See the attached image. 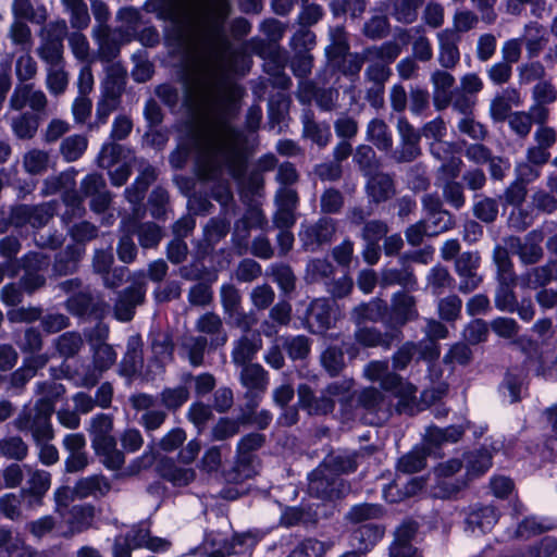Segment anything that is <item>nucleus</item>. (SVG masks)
Instances as JSON below:
<instances>
[{
	"mask_svg": "<svg viewBox=\"0 0 557 557\" xmlns=\"http://www.w3.org/2000/svg\"><path fill=\"white\" fill-rule=\"evenodd\" d=\"M53 206L51 203H41L38 206L20 205L12 209L11 222L15 226H24L26 224L33 227H41L46 225L53 216Z\"/></svg>",
	"mask_w": 557,
	"mask_h": 557,
	"instance_id": "0eeeda50",
	"label": "nucleus"
},
{
	"mask_svg": "<svg viewBox=\"0 0 557 557\" xmlns=\"http://www.w3.org/2000/svg\"><path fill=\"white\" fill-rule=\"evenodd\" d=\"M95 508L91 505L73 506L65 518L67 530L61 532L64 537H71L76 533L87 530L94 521Z\"/></svg>",
	"mask_w": 557,
	"mask_h": 557,
	"instance_id": "f3484780",
	"label": "nucleus"
},
{
	"mask_svg": "<svg viewBox=\"0 0 557 557\" xmlns=\"http://www.w3.org/2000/svg\"><path fill=\"white\" fill-rule=\"evenodd\" d=\"M128 156H132L129 149L115 143H109L102 146L98 154V165L111 170L114 165L126 161Z\"/></svg>",
	"mask_w": 557,
	"mask_h": 557,
	"instance_id": "bb28decb",
	"label": "nucleus"
},
{
	"mask_svg": "<svg viewBox=\"0 0 557 557\" xmlns=\"http://www.w3.org/2000/svg\"><path fill=\"white\" fill-rule=\"evenodd\" d=\"M334 320L333 306L327 299L319 298L311 302L307 313V321L315 332L327 330Z\"/></svg>",
	"mask_w": 557,
	"mask_h": 557,
	"instance_id": "a211bd4d",
	"label": "nucleus"
},
{
	"mask_svg": "<svg viewBox=\"0 0 557 557\" xmlns=\"http://www.w3.org/2000/svg\"><path fill=\"white\" fill-rule=\"evenodd\" d=\"M151 350L154 358L164 363L173 358L174 344L168 332H156L152 335Z\"/></svg>",
	"mask_w": 557,
	"mask_h": 557,
	"instance_id": "09e8293b",
	"label": "nucleus"
},
{
	"mask_svg": "<svg viewBox=\"0 0 557 557\" xmlns=\"http://www.w3.org/2000/svg\"><path fill=\"white\" fill-rule=\"evenodd\" d=\"M88 138L85 135H71L60 145V153L67 161L78 160L87 150Z\"/></svg>",
	"mask_w": 557,
	"mask_h": 557,
	"instance_id": "ea45409f",
	"label": "nucleus"
},
{
	"mask_svg": "<svg viewBox=\"0 0 557 557\" xmlns=\"http://www.w3.org/2000/svg\"><path fill=\"white\" fill-rule=\"evenodd\" d=\"M49 153L41 149H32L24 154V168L30 174H40L48 169Z\"/></svg>",
	"mask_w": 557,
	"mask_h": 557,
	"instance_id": "e2e57ef3",
	"label": "nucleus"
},
{
	"mask_svg": "<svg viewBox=\"0 0 557 557\" xmlns=\"http://www.w3.org/2000/svg\"><path fill=\"white\" fill-rule=\"evenodd\" d=\"M393 17L404 24H411L418 18V11L423 5L424 0H392Z\"/></svg>",
	"mask_w": 557,
	"mask_h": 557,
	"instance_id": "58836bf2",
	"label": "nucleus"
},
{
	"mask_svg": "<svg viewBox=\"0 0 557 557\" xmlns=\"http://www.w3.org/2000/svg\"><path fill=\"white\" fill-rule=\"evenodd\" d=\"M430 454L429 447L414 448L399 459L397 468L405 473L418 472L425 467L426 456Z\"/></svg>",
	"mask_w": 557,
	"mask_h": 557,
	"instance_id": "c03bdc74",
	"label": "nucleus"
},
{
	"mask_svg": "<svg viewBox=\"0 0 557 557\" xmlns=\"http://www.w3.org/2000/svg\"><path fill=\"white\" fill-rule=\"evenodd\" d=\"M393 313L400 324L416 319L418 312L416 310V300L408 294H397L393 299Z\"/></svg>",
	"mask_w": 557,
	"mask_h": 557,
	"instance_id": "a19ab883",
	"label": "nucleus"
},
{
	"mask_svg": "<svg viewBox=\"0 0 557 557\" xmlns=\"http://www.w3.org/2000/svg\"><path fill=\"white\" fill-rule=\"evenodd\" d=\"M522 280L527 286L532 288L544 286L557 280V261H548L544 265L531 269Z\"/></svg>",
	"mask_w": 557,
	"mask_h": 557,
	"instance_id": "2f4dec72",
	"label": "nucleus"
},
{
	"mask_svg": "<svg viewBox=\"0 0 557 557\" xmlns=\"http://www.w3.org/2000/svg\"><path fill=\"white\" fill-rule=\"evenodd\" d=\"M298 404L309 414H326L334 409V401L326 395L317 397L307 384L298 386Z\"/></svg>",
	"mask_w": 557,
	"mask_h": 557,
	"instance_id": "6ab92c4d",
	"label": "nucleus"
},
{
	"mask_svg": "<svg viewBox=\"0 0 557 557\" xmlns=\"http://www.w3.org/2000/svg\"><path fill=\"white\" fill-rule=\"evenodd\" d=\"M58 352L64 358L74 357L84 346V339L76 332H66L54 342Z\"/></svg>",
	"mask_w": 557,
	"mask_h": 557,
	"instance_id": "5fc2aeb1",
	"label": "nucleus"
},
{
	"mask_svg": "<svg viewBox=\"0 0 557 557\" xmlns=\"http://www.w3.org/2000/svg\"><path fill=\"white\" fill-rule=\"evenodd\" d=\"M66 32L67 25L65 21H58L49 26L48 33H53L54 37H45L37 49L39 58L48 66L64 63L62 40Z\"/></svg>",
	"mask_w": 557,
	"mask_h": 557,
	"instance_id": "39448f33",
	"label": "nucleus"
},
{
	"mask_svg": "<svg viewBox=\"0 0 557 557\" xmlns=\"http://www.w3.org/2000/svg\"><path fill=\"white\" fill-rule=\"evenodd\" d=\"M146 289L144 285L132 286L120 293L114 306V314L120 321H131L134 309L144 302Z\"/></svg>",
	"mask_w": 557,
	"mask_h": 557,
	"instance_id": "ddd939ff",
	"label": "nucleus"
},
{
	"mask_svg": "<svg viewBox=\"0 0 557 557\" xmlns=\"http://www.w3.org/2000/svg\"><path fill=\"white\" fill-rule=\"evenodd\" d=\"M52 414L50 405L35 403L32 408L24 407L22 409L14 419L13 425L20 432L29 433L34 443L52 441L54 438Z\"/></svg>",
	"mask_w": 557,
	"mask_h": 557,
	"instance_id": "7ed1b4c3",
	"label": "nucleus"
},
{
	"mask_svg": "<svg viewBox=\"0 0 557 557\" xmlns=\"http://www.w3.org/2000/svg\"><path fill=\"white\" fill-rule=\"evenodd\" d=\"M223 448L221 446H211L202 455L198 468L201 472L209 475H222L223 468Z\"/></svg>",
	"mask_w": 557,
	"mask_h": 557,
	"instance_id": "49530a36",
	"label": "nucleus"
},
{
	"mask_svg": "<svg viewBox=\"0 0 557 557\" xmlns=\"http://www.w3.org/2000/svg\"><path fill=\"white\" fill-rule=\"evenodd\" d=\"M401 52L399 44L387 41L379 47H370L364 50L367 61H382L385 64L392 63Z\"/></svg>",
	"mask_w": 557,
	"mask_h": 557,
	"instance_id": "de8ad7c7",
	"label": "nucleus"
},
{
	"mask_svg": "<svg viewBox=\"0 0 557 557\" xmlns=\"http://www.w3.org/2000/svg\"><path fill=\"white\" fill-rule=\"evenodd\" d=\"M12 13L15 20H27L32 23L42 24L47 21L48 14L44 5L34 8L30 0H13Z\"/></svg>",
	"mask_w": 557,
	"mask_h": 557,
	"instance_id": "72a5a7b5",
	"label": "nucleus"
},
{
	"mask_svg": "<svg viewBox=\"0 0 557 557\" xmlns=\"http://www.w3.org/2000/svg\"><path fill=\"white\" fill-rule=\"evenodd\" d=\"M23 267L26 270L25 275L21 278V285L24 290L32 294L36 289L42 287L45 285V277L32 270H40L44 267H47L48 261L47 258L40 253H28L23 259Z\"/></svg>",
	"mask_w": 557,
	"mask_h": 557,
	"instance_id": "2eb2a0df",
	"label": "nucleus"
},
{
	"mask_svg": "<svg viewBox=\"0 0 557 557\" xmlns=\"http://www.w3.org/2000/svg\"><path fill=\"white\" fill-rule=\"evenodd\" d=\"M480 257L475 253L463 252L456 260V271L460 276L459 290L467 294L475 289L482 278L478 274Z\"/></svg>",
	"mask_w": 557,
	"mask_h": 557,
	"instance_id": "9b49d317",
	"label": "nucleus"
},
{
	"mask_svg": "<svg viewBox=\"0 0 557 557\" xmlns=\"http://www.w3.org/2000/svg\"><path fill=\"white\" fill-rule=\"evenodd\" d=\"M465 429L461 425H450L445 429L429 426L424 435V447H438L447 443H457L463 436Z\"/></svg>",
	"mask_w": 557,
	"mask_h": 557,
	"instance_id": "4be33fe9",
	"label": "nucleus"
},
{
	"mask_svg": "<svg viewBox=\"0 0 557 557\" xmlns=\"http://www.w3.org/2000/svg\"><path fill=\"white\" fill-rule=\"evenodd\" d=\"M261 338L259 336H242L234 343L232 350V360L236 366L245 367L249 364L257 352L261 349Z\"/></svg>",
	"mask_w": 557,
	"mask_h": 557,
	"instance_id": "5701e85b",
	"label": "nucleus"
},
{
	"mask_svg": "<svg viewBox=\"0 0 557 557\" xmlns=\"http://www.w3.org/2000/svg\"><path fill=\"white\" fill-rule=\"evenodd\" d=\"M468 486L467 480L438 479L432 488V495L436 498H450Z\"/></svg>",
	"mask_w": 557,
	"mask_h": 557,
	"instance_id": "774afa93",
	"label": "nucleus"
},
{
	"mask_svg": "<svg viewBox=\"0 0 557 557\" xmlns=\"http://www.w3.org/2000/svg\"><path fill=\"white\" fill-rule=\"evenodd\" d=\"M543 239V232L539 230H534L525 235L524 248L519 257L523 264H534L543 258L544 252L541 246Z\"/></svg>",
	"mask_w": 557,
	"mask_h": 557,
	"instance_id": "7c9ffc66",
	"label": "nucleus"
},
{
	"mask_svg": "<svg viewBox=\"0 0 557 557\" xmlns=\"http://www.w3.org/2000/svg\"><path fill=\"white\" fill-rule=\"evenodd\" d=\"M239 379L247 388V395L251 396L264 393L269 383L268 372L258 363L243 367Z\"/></svg>",
	"mask_w": 557,
	"mask_h": 557,
	"instance_id": "aec40b11",
	"label": "nucleus"
},
{
	"mask_svg": "<svg viewBox=\"0 0 557 557\" xmlns=\"http://www.w3.org/2000/svg\"><path fill=\"white\" fill-rule=\"evenodd\" d=\"M497 281L498 287L495 294V306L502 311L513 312L517 309V299L512 289L516 281Z\"/></svg>",
	"mask_w": 557,
	"mask_h": 557,
	"instance_id": "864d4df0",
	"label": "nucleus"
},
{
	"mask_svg": "<svg viewBox=\"0 0 557 557\" xmlns=\"http://www.w3.org/2000/svg\"><path fill=\"white\" fill-rule=\"evenodd\" d=\"M188 398V388L183 385L164 388L160 394L161 404L169 410H176L182 407Z\"/></svg>",
	"mask_w": 557,
	"mask_h": 557,
	"instance_id": "bf43d9fd",
	"label": "nucleus"
},
{
	"mask_svg": "<svg viewBox=\"0 0 557 557\" xmlns=\"http://www.w3.org/2000/svg\"><path fill=\"white\" fill-rule=\"evenodd\" d=\"M438 42V63L443 69L450 70L456 67L460 61V51L458 44L460 35H456L455 30L445 28L436 34Z\"/></svg>",
	"mask_w": 557,
	"mask_h": 557,
	"instance_id": "9d476101",
	"label": "nucleus"
},
{
	"mask_svg": "<svg viewBox=\"0 0 557 557\" xmlns=\"http://www.w3.org/2000/svg\"><path fill=\"white\" fill-rule=\"evenodd\" d=\"M28 487L23 492L36 498H41L51 485V474L45 470H34L29 472L27 480Z\"/></svg>",
	"mask_w": 557,
	"mask_h": 557,
	"instance_id": "6e6d98bb",
	"label": "nucleus"
},
{
	"mask_svg": "<svg viewBox=\"0 0 557 557\" xmlns=\"http://www.w3.org/2000/svg\"><path fill=\"white\" fill-rule=\"evenodd\" d=\"M198 18L195 71L188 89L199 107H231L233 90L228 74L235 51L224 23L230 15L228 0H188Z\"/></svg>",
	"mask_w": 557,
	"mask_h": 557,
	"instance_id": "f257e3e1",
	"label": "nucleus"
},
{
	"mask_svg": "<svg viewBox=\"0 0 557 557\" xmlns=\"http://www.w3.org/2000/svg\"><path fill=\"white\" fill-rule=\"evenodd\" d=\"M37 395L39 398L36 403H45V405L51 406V411L54 412L57 400L65 393V388L62 384L54 382H44L37 384Z\"/></svg>",
	"mask_w": 557,
	"mask_h": 557,
	"instance_id": "052dcab7",
	"label": "nucleus"
},
{
	"mask_svg": "<svg viewBox=\"0 0 557 557\" xmlns=\"http://www.w3.org/2000/svg\"><path fill=\"white\" fill-rule=\"evenodd\" d=\"M62 3L70 14V23L73 28L84 29L88 27L90 16L84 0H62Z\"/></svg>",
	"mask_w": 557,
	"mask_h": 557,
	"instance_id": "79ce46f5",
	"label": "nucleus"
},
{
	"mask_svg": "<svg viewBox=\"0 0 557 557\" xmlns=\"http://www.w3.org/2000/svg\"><path fill=\"white\" fill-rule=\"evenodd\" d=\"M349 491L350 485L344 479L334 475L323 465L309 475L308 492L318 498L335 500L347 495Z\"/></svg>",
	"mask_w": 557,
	"mask_h": 557,
	"instance_id": "20e7f679",
	"label": "nucleus"
},
{
	"mask_svg": "<svg viewBox=\"0 0 557 557\" xmlns=\"http://www.w3.org/2000/svg\"><path fill=\"white\" fill-rule=\"evenodd\" d=\"M524 39L529 57H536L546 42L545 28L535 22L527 24L524 27Z\"/></svg>",
	"mask_w": 557,
	"mask_h": 557,
	"instance_id": "a18cd8bd",
	"label": "nucleus"
},
{
	"mask_svg": "<svg viewBox=\"0 0 557 557\" xmlns=\"http://www.w3.org/2000/svg\"><path fill=\"white\" fill-rule=\"evenodd\" d=\"M161 475L175 486L188 485L196 479V472L193 468H183L172 460H165L160 469Z\"/></svg>",
	"mask_w": 557,
	"mask_h": 557,
	"instance_id": "c85d7f7f",
	"label": "nucleus"
},
{
	"mask_svg": "<svg viewBox=\"0 0 557 557\" xmlns=\"http://www.w3.org/2000/svg\"><path fill=\"white\" fill-rule=\"evenodd\" d=\"M111 488L109 481L102 475H90L79 479L75 484V496L86 498L89 496H104Z\"/></svg>",
	"mask_w": 557,
	"mask_h": 557,
	"instance_id": "b1692460",
	"label": "nucleus"
},
{
	"mask_svg": "<svg viewBox=\"0 0 557 557\" xmlns=\"http://www.w3.org/2000/svg\"><path fill=\"white\" fill-rule=\"evenodd\" d=\"M466 479L468 483L485 473L492 466V456L487 450H476L466 455Z\"/></svg>",
	"mask_w": 557,
	"mask_h": 557,
	"instance_id": "473e14b6",
	"label": "nucleus"
},
{
	"mask_svg": "<svg viewBox=\"0 0 557 557\" xmlns=\"http://www.w3.org/2000/svg\"><path fill=\"white\" fill-rule=\"evenodd\" d=\"M364 374L370 381L380 382L384 389H391L399 383V375L388 371L386 361L370 362L364 369Z\"/></svg>",
	"mask_w": 557,
	"mask_h": 557,
	"instance_id": "c756f323",
	"label": "nucleus"
},
{
	"mask_svg": "<svg viewBox=\"0 0 557 557\" xmlns=\"http://www.w3.org/2000/svg\"><path fill=\"white\" fill-rule=\"evenodd\" d=\"M47 102L45 92L36 89L30 83L16 85L10 97V107L15 111L29 107L33 111L41 112L47 107Z\"/></svg>",
	"mask_w": 557,
	"mask_h": 557,
	"instance_id": "1a4fd4ad",
	"label": "nucleus"
},
{
	"mask_svg": "<svg viewBox=\"0 0 557 557\" xmlns=\"http://www.w3.org/2000/svg\"><path fill=\"white\" fill-rule=\"evenodd\" d=\"M14 134L21 139H30L35 136L38 128V121L35 116L23 113L12 121Z\"/></svg>",
	"mask_w": 557,
	"mask_h": 557,
	"instance_id": "0e129e2a",
	"label": "nucleus"
},
{
	"mask_svg": "<svg viewBox=\"0 0 557 557\" xmlns=\"http://www.w3.org/2000/svg\"><path fill=\"white\" fill-rule=\"evenodd\" d=\"M196 330L199 333L211 335V346L220 347L226 344L227 334L223 330L222 319L213 312H207L196 321Z\"/></svg>",
	"mask_w": 557,
	"mask_h": 557,
	"instance_id": "412c9836",
	"label": "nucleus"
},
{
	"mask_svg": "<svg viewBox=\"0 0 557 557\" xmlns=\"http://www.w3.org/2000/svg\"><path fill=\"white\" fill-rule=\"evenodd\" d=\"M493 260L497 267V280L505 282L516 281L513 264L510 260L508 248L497 245L493 251Z\"/></svg>",
	"mask_w": 557,
	"mask_h": 557,
	"instance_id": "603ef678",
	"label": "nucleus"
},
{
	"mask_svg": "<svg viewBox=\"0 0 557 557\" xmlns=\"http://www.w3.org/2000/svg\"><path fill=\"white\" fill-rule=\"evenodd\" d=\"M479 15L471 10H457L453 15V27L449 30H455L456 35L467 33L476 27L479 24Z\"/></svg>",
	"mask_w": 557,
	"mask_h": 557,
	"instance_id": "338daca9",
	"label": "nucleus"
},
{
	"mask_svg": "<svg viewBox=\"0 0 557 557\" xmlns=\"http://www.w3.org/2000/svg\"><path fill=\"white\" fill-rule=\"evenodd\" d=\"M383 536V530L374 524H364L354 531L351 545L360 552H367Z\"/></svg>",
	"mask_w": 557,
	"mask_h": 557,
	"instance_id": "c9c22d12",
	"label": "nucleus"
},
{
	"mask_svg": "<svg viewBox=\"0 0 557 557\" xmlns=\"http://www.w3.org/2000/svg\"><path fill=\"white\" fill-rule=\"evenodd\" d=\"M258 473L252 456L236 457L232 469L222 472V478L228 483H240L247 479L253 478Z\"/></svg>",
	"mask_w": 557,
	"mask_h": 557,
	"instance_id": "a878e982",
	"label": "nucleus"
},
{
	"mask_svg": "<svg viewBox=\"0 0 557 557\" xmlns=\"http://www.w3.org/2000/svg\"><path fill=\"white\" fill-rule=\"evenodd\" d=\"M127 371L135 373L144 364L143 341L139 335H133L127 341V350L123 359Z\"/></svg>",
	"mask_w": 557,
	"mask_h": 557,
	"instance_id": "37998d69",
	"label": "nucleus"
},
{
	"mask_svg": "<svg viewBox=\"0 0 557 557\" xmlns=\"http://www.w3.org/2000/svg\"><path fill=\"white\" fill-rule=\"evenodd\" d=\"M521 103L520 92L516 88H506L492 99L490 114L494 121L503 122L511 114V108L519 107Z\"/></svg>",
	"mask_w": 557,
	"mask_h": 557,
	"instance_id": "dca6fc26",
	"label": "nucleus"
},
{
	"mask_svg": "<svg viewBox=\"0 0 557 557\" xmlns=\"http://www.w3.org/2000/svg\"><path fill=\"white\" fill-rule=\"evenodd\" d=\"M221 304L226 315H234L242 309V296L232 284H224L220 290Z\"/></svg>",
	"mask_w": 557,
	"mask_h": 557,
	"instance_id": "680f3d73",
	"label": "nucleus"
},
{
	"mask_svg": "<svg viewBox=\"0 0 557 557\" xmlns=\"http://www.w3.org/2000/svg\"><path fill=\"white\" fill-rule=\"evenodd\" d=\"M498 510L492 505H474L470 508L466 523L473 532H490L497 523Z\"/></svg>",
	"mask_w": 557,
	"mask_h": 557,
	"instance_id": "4468645a",
	"label": "nucleus"
},
{
	"mask_svg": "<svg viewBox=\"0 0 557 557\" xmlns=\"http://www.w3.org/2000/svg\"><path fill=\"white\" fill-rule=\"evenodd\" d=\"M368 190L375 202L385 201L395 195L392 177L383 173L375 174L371 177L368 183Z\"/></svg>",
	"mask_w": 557,
	"mask_h": 557,
	"instance_id": "e433bc0d",
	"label": "nucleus"
},
{
	"mask_svg": "<svg viewBox=\"0 0 557 557\" xmlns=\"http://www.w3.org/2000/svg\"><path fill=\"white\" fill-rule=\"evenodd\" d=\"M0 454L13 460H23L28 454V446L18 435L5 436L0 440Z\"/></svg>",
	"mask_w": 557,
	"mask_h": 557,
	"instance_id": "8fccbe9b",
	"label": "nucleus"
},
{
	"mask_svg": "<svg viewBox=\"0 0 557 557\" xmlns=\"http://www.w3.org/2000/svg\"><path fill=\"white\" fill-rule=\"evenodd\" d=\"M367 139L377 149L387 151L392 148L393 139L387 124L380 119H374L367 126Z\"/></svg>",
	"mask_w": 557,
	"mask_h": 557,
	"instance_id": "f704fd0d",
	"label": "nucleus"
},
{
	"mask_svg": "<svg viewBox=\"0 0 557 557\" xmlns=\"http://www.w3.org/2000/svg\"><path fill=\"white\" fill-rule=\"evenodd\" d=\"M208 339L203 336H189L182 343L190 363L195 367L202 364Z\"/></svg>",
	"mask_w": 557,
	"mask_h": 557,
	"instance_id": "4d7b16f0",
	"label": "nucleus"
},
{
	"mask_svg": "<svg viewBox=\"0 0 557 557\" xmlns=\"http://www.w3.org/2000/svg\"><path fill=\"white\" fill-rule=\"evenodd\" d=\"M336 232L332 219L322 218L313 224L302 225L299 238L306 250L317 251L323 245L331 243Z\"/></svg>",
	"mask_w": 557,
	"mask_h": 557,
	"instance_id": "423d86ee",
	"label": "nucleus"
},
{
	"mask_svg": "<svg viewBox=\"0 0 557 557\" xmlns=\"http://www.w3.org/2000/svg\"><path fill=\"white\" fill-rule=\"evenodd\" d=\"M330 547L327 543L308 539L301 542L288 557H322Z\"/></svg>",
	"mask_w": 557,
	"mask_h": 557,
	"instance_id": "69168bd1",
	"label": "nucleus"
},
{
	"mask_svg": "<svg viewBox=\"0 0 557 557\" xmlns=\"http://www.w3.org/2000/svg\"><path fill=\"white\" fill-rule=\"evenodd\" d=\"M386 312V305L375 299L367 304L356 306L350 312V319L357 325L367 322H376L383 318Z\"/></svg>",
	"mask_w": 557,
	"mask_h": 557,
	"instance_id": "393cba45",
	"label": "nucleus"
},
{
	"mask_svg": "<svg viewBox=\"0 0 557 557\" xmlns=\"http://www.w3.org/2000/svg\"><path fill=\"white\" fill-rule=\"evenodd\" d=\"M69 85V73L64 69V63L47 66L46 86L52 95H61Z\"/></svg>",
	"mask_w": 557,
	"mask_h": 557,
	"instance_id": "3c124183",
	"label": "nucleus"
},
{
	"mask_svg": "<svg viewBox=\"0 0 557 557\" xmlns=\"http://www.w3.org/2000/svg\"><path fill=\"white\" fill-rule=\"evenodd\" d=\"M430 81L433 86V104L436 110L442 111L451 101L450 89L456 79L446 69H437L431 73Z\"/></svg>",
	"mask_w": 557,
	"mask_h": 557,
	"instance_id": "f8f14e48",
	"label": "nucleus"
},
{
	"mask_svg": "<svg viewBox=\"0 0 557 557\" xmlns=\"http://www.w3.org/2000/svg\"><path fill=\"white\" fill-rule=\"evenodd\" d=\"M91 446L101 458L102 463L111 470L120 469L124 462V453L116 447L113 436V417L108 413H97L90 420L87 428Z\"/></svg>",
	"mask_w": 557,
	"mask_h": 557,
	"instance_id": "f03ea898",
	"label": "nucleus"
},
{
	"mask_svg": "<svg viewBox=\"0 0 557 557\" xmlns=\"http://www.w3.org/2000/svg\"><path fill=\"white\" fill-rule=\"evenodd\" d=\"M156 169L149 164L145 165L133 187L126 189L127 199L133 203L139 202L144 198L148 187L156 181Z\"/></svg>",
	"mask_w": 557,
	"mask_h": 557,
	"instance_id": "4c0bfd02",
	"label": "nucleus"
},
{
	"mask_svg": "<svg viewBox=\"0 0 557 557\" xmlns=\"http://www.w3.org/2000/svg\"><path fill=\"white\" fill-rule=\"evenodd\" d=\"M356 341L368 347L383 346L389 348L394 341H399V333L392 332L382 335L375 329L360 327L355 334Z\"/></svg>",
	"mask_w": 557,
	"mask_h": 557,
	"instance_id": "cd10ccee",
	"label": "nucleus"
},
{
	"mask_svg": "<svg viewBox=\"0 0 557 557\" xmlns=\"http://www.w3.org/2000/svg\"><path fill=\"white\" fill-rule=\"evenodd\" d=\"M92 351L94 368L82 377L81 385L84 387L95 386L101 374L109 370L116 361L114 349L107 343L92 344Z\"/></svg>",
	"mask_w": 557,
	"mask_h": 557,
	"instance_id": "6e6552de",
	"label": "nucleus"
},
{
	"mask_svg": "<svg viewBox=\"0 0 557 557\" xmlns=\"http://www.w3.org/2000/svg\"><path fill=\"white\" fill-rule=\"evenodd\" d=\"M327 468L334 475L339 476L343 473H349L357 469V463L351 455H330L321 463Z\"/></svg>",
	"mask_w": 557,
	"mask_h": 557,
	"instance_id": "13d9d810",
	"label": "nucleus"
}]
</instances>
